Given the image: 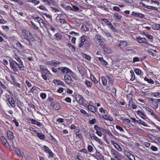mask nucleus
Listing matches in <instances>:
<instances>
[{"label": "nucleus", "instance_id": "f257e3e1", "mask_svg": "<svg viewBox=\"0 0 160 160\" xmlns=\"http://www.w3.org/2000/svg\"><path fill=\"white\" fill-rule=\"evenodd\" d=\"M92 44V40L89 37L84 34L80 38L78 46L80 48H82L86 51Z\"/></svg>", "mask_w": 160, "mask_h": 160}, {"label": "nucleus", "instance_id": "f03ea898", "mask_svg": "<svg viewBox=\"0 0 160 160\" xmlns=\"http://www.w3.org/2000/svg\"><path fill=\"white\" fill-rule=\"evenodd\" d=\"M9 67L10 69L14 72H16L20 71H25L26 67L24 65H22L18 63L12 58H11L9 60Z\"/></svg>", "mask_w": 160, "mask_h": 160}, {"label": "nucleus", "instance_id": "7ed1b4c3", "mask_svg": "<svg viewBox=\"0 0 160 160\" xmlns=\"http://www.w3.org/2000/svg\"><path fill=\"white\" fill-rule=\"evenodd\" d=\"M23 36L25 39H27L28 42L27 43L28 45H32L30 40L34 41L35 40L33 34L30 32L29 30L27 29H23L22 31Z\"/></svg>", "mask_w": 160, "mask_h": 160}, {"label": "nucleus", "instance_id": "20e7f679", "mask_svg": "<svg viewBox=\"0 0 160 160\" xmlns=\"http://www.w3.org/2000/svg\"><path fill=\"white\" fill-rule=\"evenodd\" d=\"M39 68L42 73L41 75L42 78L45 80H47L49 75H51V73L48 69L45 67L44 66L40 65Z\"/></svg>", "mask_w": 160, "mask_h": 160}, {"label": "nucleus", "instance_id": "39448f33", "mask_svg": "<svg viewBox=\"0 0 160 160\" xmlns=\"http://www.w3.org/2000/svg\"><path fill=\"white\" fill-rule=\"evenodd\" d=\"M5 95L6 102L8 105L10 106L13 108H15V102L12 96L7 93Z\"/></svg>", "mask_w": 160, "mask_h": 160}, {"label": "nucleus", "instance_id": "423d86ee", "mask_svg": "<svg viewBox=\"0 0 160 160\" xmlns=\"http://www.w3.org/2000/svg\"><path fill=\"white\" fill-rule=\"evenodd\" d=\"M102 85L103 86H106L107 84V82H108V84L109 86H112L113 82L112 78L109 76H102L101 78Z\"/></svg>", "mask_w": 160, "mask_h": 160}, {"label": "nucleus", "instance_id": "0eeeda50", "mask_svg": "<svg viewBox=\"0 0 160 160\" xmlns=\"http://www.w3.org/2000/svg\"><path fill=\"white\" fill-rule=\"evenodd\" d=\"M60 70V74H68L70 73H72V72L70 69L65 67H59Z\"/></svg>", "mask_w": 160, "mask_h": 160}, {"label": "nucleus", "instance_id": "6e6552de", "mask_svg": "<svg viewBox=\"0 0 160 160\" xmlns=\"http://www.w3.org/2000/svg\"><path fill=\"white\" fill-rule=\"evenodd\" d=\"M65 18V17L64 14H58L56 18V20L59 21L61 24H64L67 23Z\"/></svg>", "mask_w": 160, "mask_h": 160}, {"label": "nucleus", "instance_id": "1a4fd4ad", "mask_svg": "<svg viewBox=\"0 0 160 160\" xmlns=\"http://www.w3.org/2000/svg\"><path fill=\"white\" fill-rule=\"evenodd\" d=\"M94 128L96 131V133L99 137H101L102 136V132H104L106 131V130L102 127H99L97 125L94 126Z\"/></svg>", "mask_w": 160, "mask_h": 160}, {"label": "nucleus", "instance_id": "9d476101", "mask_svg": "<svg viewBox=\"0 0 160 160\" xmlns=\"http://www.w3.org/2000/svg\"><path fill=\"white\" fill-rule=\"evenodd\" d=\"M50 106L53 110H58L61 108L60 104L56 101L51 102Z\"/></svg>", "mask_w": 160, "mask_h": 160}, {"label": "nucleus", "instance_id": "9b49d317", "mask_svg": "<svg viewBox=\"0 0 160 160\" xmlns=\"http://www.w3.org/2000/svg\"><path fill=\"white\" fill-rule=\"evenodd\" d=\"M136 113L140 118L144 120L149 119L144 111L143 110H139L136 111Z\"/></svg>", "mask_w": 160, "mask_h": 160}, {"label": "nucleus", "instance_id": "f8f14e48", "mask_svg": "<svg viewBox=\"0 0 160 160\" xmlns=\"http://www.w3.org/2000/svg\"><path fill=\"white\" fill-rule=\"evenodd\" d=\"M150 100L152 102V107L153 109H156L158 108V103L160 102V99H155L151 98Z\"/></svg>", "mask_w": 160, "mask_h": 160}, {"label": "nucleus", "instance_id": "ddd939ff", "mask_svg": "<svg viewBox=\"0 0 160 160\" xmlns=\"http://www.w3.org/2000/svg\"><path fill=\"white\" fill-rule=\"evenodd\" d=\"M85 107L88 108V110L93 113H95L97 111L98 108L97 107L88 103L87 104Z\"/></svg>", "mask_w": 160, "mask_h": 160}, {"label": "nucleus", "instance_id": "4468645a", "mask_svg": "<svg viewBox=\"0 0 160 160\" xmlns=\"http://www.w3.org/2000/svg\"><path fill=\"white\" fill-rule=\"evenodd\" d=\"M64 80L68 84H70L73 82L71 77L68 74H65L64 76Z\"/></svg>", "mask_w": 160, "mask_h": 160}, {"label": "nucleus", "instance_id": "2eb2a0df", "mask_svg": "<svg viewBox=\"0 0 160 160\" xmlns=\"http://www.w3.org/2000/svg\"><path fill=\"white\" fill-rule=\"evenodd\" d=\"M0 139L5 147L8 149H9L10 147L6 139L3 136H1Z\"/></svg>", "mask_w": 160, "mask_h": 160}, {"label": "nucleus", "instance_id": "dca6fc26", "mask_svg": "<svg viewBox=\"0 0 160 160\" xmlns=\"http://www.w3.org/2000/svg\"><path fill=\"white\" fill-rule=\"evenodd\" d=\"M101 35L96 34L95 36L94 40L95 42L99 45H100L102 43V38Z\"/></svg>", "mask_w": 160, "mask_h": 160}, {"label": "nucleus", "instance_id": "f3484780", "mask_svg": "<svg viewBox=\"0 0 160 160\" xmlns=\"http://www.w3.org/2000/svg\"><path fill=\"white\" fill-rule=\"evenodd\" d=\"M0 86L5 90L8 91L10 94H11L12 93L8 85H5L0 81Z\"/></svg>", "mask_w": 160, "mask_h": 160}, {"label": "nucleus", "instance_id": "a211bd4d", "mask_svg": "<svg viewBox=\"0 0 160 160\" xmlns=\"http://www.w3.org/2000/svg\"><path fill=\"white\" fill-rule=\"evenodd\" d=\"M61 62L58 61L52 60L47 62V64L50 66L56 67L58 65L60 64Z\"/></svg>", "mask_w": 160, "mask_h": 160}, {"label": "nucleus", "instance_id": "6ab92c4d", "mask_svg": "<svg viewBox=\"0 0 160 160\" xmlns=\"http://www.w3.org/2000/svg\"><path fill=\"white\" fill-rule=\"evenodd\" d=\"M136 38L138 41L140 43L146 44L147 45L149 44L150 45H151L148 42L146 38H142L141 37H137Z\"/></svg>", "mask_w": 160, "mask_h": 160}, {"label": "nucleus", "instance_id": "aec40b11", "mask_svg": "<svg viewBox=\"0 0 160 160\" xmlns=\"http://www.w3.org/2000/svg\"><path fill=\"white\" fill-rule=\"evenodd\" d=\"M131 15L133 16L140 18H143L145 17L144 15L139 12L135 11L132 12Z\"/></svg>", "mask_w": 160, "mask_h": 160}, {"label": "nucleus", "instance_id": "412c9836", "mask_svg": "<svg viewBox=\"0 0 160 160\" xmlns=\"http://www.w3.org/2000/svg\"><path fill=\"white\" fill-rule=\"evenodd\" d=\"M28 121L29 123L36 125L38 127L41 126L42 124L41 122L34 119L33 118H30L28 120Z\"/></svg>", "mask_w": 160, "mask_h": 160}, {"label": "nucleus", "instance_id": "4be33fe9", "mask_svg": "<svg viewBox=\"0 0 160 160\" xmlns=\"http://www.w3.org/2000/svg\"><path fill=\"white\" fill-rule=\"evenodd\" d=\"M15 102L17 106L21 111H22V107L24 106L23 103L18 98H16L15 99Z\"/></svg>", "mask_w": 160, "mask_h": 160}, {"label": "nucleus", "instance_id": "5701e85b", "mask_svg": "<svg viewBox=\"0 0 160 160\" xmlns=\"http://www.w3.org/2000/svg\"><path fill=\"white\" fill-rule=\"evenodd\" d=\"M118 46L121 48H123L128 45L127 41L125 40H120L118 44Z\"/></svg>", "mask_w": 160, "mask_h": 160}, {"label": "nucleus", "instance_id": "b1692460", "mask_svg": "<svg viewBox=\"0 0 160 160\" xmlns=\"http://www.w3.org/2000/svg\"><path fill=\"white\" fill-rule=\"evenodd\" d=\"M13 57L16 60L17 62L20 64H21L22 65H24L22 60L19 56L17 55L15 53H14L13 55Z\"/></svg>", "mask_w": 160, "mask_h": 160}, {"label": "nucleus", "instance_id": "393cba45", "mask_svg": "<svg viewBox=\"0 0 160 160\" xmlns=\"http://www.w3.org/2000/svg\"><path fill=\"white\" fill-rule=\"evenodd\" d=\"M100 118L105 120L111 122H112L113 120V118L110 115L108 114H104L102 117H100Z\"/></svg>", "mask_w": 160, "mask_h": 160}, {"label": "nucleus", "instance_id": "a878e982", "mask_svg": "<svg viewBox=\"0 0 160 160\" xmlns=\"http://www.w3.org/2000/svg\"><path fill=\"white\" fill-rule=\"evenodd\" d=\"M53 82L56 85L62 86L64 87L65 86L63 82L60 80L54 79L53 81Z\"/></svg>", "mask_w": 160, "mask_h": 160}, {"label": "nucleus", "instance_id": "bb28decb", "mask_svg": "<svg viewBox=\"0 0 160 160\" xmlns=\"http://www.w3.org/2000/svg\"><path fill=\"white\" fill-rule=\"evenodd\" d=\"M83 97L80 95H78L76 97V101L79 103L80 105H82L83 104Z\"/></svg>", "mask_w": 160, "mask_h": 160}, {"label": "nucleus", "instance_id": "cd10ccee", "mask_svg": "<svg viewBox=\"0 0 160 160\" xmlns=\"http://www.w3.org/2000/svg\"><path fill=\"white\" fill-rule=\"evenodd\" d=\"M91 139L94 140L97 142H98L101 145L103 144L101 140L96 136L94 134H93V135L91 137Z\"/></svg>", "mask_w": 160, "mask_h": 160}, {"label": "nucleus", "instance_id": "c85d7f7f", "mask_svg": "<svg viewBox=\"0 0 160 160\" xmlns=\"http://www.w3.org/2000/svg\"><path fill=\"white\" fill-rule=\"evenodd\" d=\"M7 134L8 138L11 140H13L14 139V136L13 132L10 130H8Z\"/></svg>", "mask_w": 160, "mask_h": 160}, {"label": "nucleus", "instance_id": "c756f323", "mask_svg": "<svg viewBox=\"0 0 160 160\" xmlns=\"http://www.w3.org/2000/svg\"><path fill=\"white\" fill-rule=\"evenodd\" d=\"M48 50L49 53L53 55H55V54L58 52V51L57 50L51 48L48 49Z\"/></svg>", "mask_w": 160, "mask_h": 160}, {"label": "nucleus", "instance_id": "7c9ffc66", "mask_svg": "<svg viewBox=\"0 0 160 160\" xmlns=\"http://www.w3.org/2000/svg\"><path fill=\"white\" fill-rule=\"evenodd\" d=\"M33 18L35 21H37L39 24H40V23L43 22L42 19L37 15L33 16Z\"/></svg>", "mask_w": 160, "mask_h": 160}, {"label": "nucleus", "instance_id": "2f4dec72", "mask_svg": "<svg viewBox=\"0 0 160 160\" xmlns=\"http://www.w3.org/2000/svg\"><path fill=\"white\" fill-rule=\"evenodd\" d=\"M92 81L93 82L94 85L97 87H98V86H101V84L100 82H99V84H98V81L97 79L95 77H93L92 79Z\"/></svg>", "mask_w": 160, "mask_h": 160}, {"label": "nucleus", "instance_id": "473e14b6", "mask_svg": "<svg viewBox=\"0 0 160 160\" xmlns=\"http://www.w3.org/2000/svg\"><path fill=\"white\" fill-rule=\"evenodd\" d=\"M47 29L48 30H51L53 32H54L56 31L55 28L54 26L49 23L47 25Z\"/></svg>", "mask_w": 160, "mask_h": 160}, {"label": "nucleus", "instance_id": "72a5a7b5", "mask_svg": "<svg viewBox=\"0 0 160 160\" xmlns=\"http://www.w3.org/2000/svg\"><path fill=\"white\" fill-rule=\"evenodd\" d=\"M103 155L100 153L99 152L97 151L96 152V158L97 159H103Z\"/></svg>", "mask_w": 160, "mask_h": 160}, {"label": "nucleus", "instance_id": "f704fd0d", "mask_svg": "<svg viewBox=\"0 0 160 160\" xmlns=\"http://www.w3.org/2000/svg\"><path fill=\"white\" fill-rule=\"evenodd\" d=\"M103 50L104 54H108L111 52L110 50L108 48H106V46H103Z\"/></svg>", "mask_w": 160, "mask_h": 160}, {"label": "nucleus", "instance_id": "c9c22d12", "mask_svg": "<svg viewBox=\"0 0 160 160\" xmlns=\"http://www.w3.org/2000/svg\"><path fill=\"white\" fill-rule=\"evenodd\" d=\"M113 18L118 20H121V18L122 16L121 15H119L118 13H116L114 14Z\"/></svg>", "mask_w": 160, "mask_h": 160}, {"label": "nucleus", "instance_id": "e433bc0d", "mask_svg": "<svg viewBox=\"0 0 160 160\" xmlns=\"http://www.w3.org/2000/svg\"><path fill=\"white\" fill-rule=\"evenodd\" d=\"M40 90V88L37 87L36 86L34 85L30 90V92H31L33 93L34 91H38Z\"/></svg>", "mask_w": 160, "mask_h": 160}, {"label": "nucleus", "instance_id": "4c0bfd02", "mask_svg": "<svg viewBox=\"0 0 160 160\" xmlns=\"http://www.w3.org/2000/svg\"><path fill=\"white\" fill-rule=\"evenodd\" d=\"M81 29L82 31L86 32L89 30L88 27L85 24H82L81 26Z\"/></svg>", "mask_w": 160, "mask_h": 160}, {"label": "nucleus", "instance_id": "58836bf2", "mask_svg": "<svg viewBox=\"0 0 160 160\" xmlns=\"http://www.w3.org/2000/svg\"><path fill=\"white\" fill-rule=\"evenodd\" d=\"M36 133L37 134V136L40 139L42 140H44L45 139V137L44 134L41 133H38V132Z\"/></svg>", "mask_w": 160, "mask_h": 160}, {"label": "nucleus", "instance_id": "ea45409f", "mask_svg": "<svg viewBox=\"0 0 160 160\" xmlns=\"http://www.w3.org/2000/svg\"><path fill=\"white\" fill-rule=\"evenodd\" d=\"M107 26L111 29V30H112V32H117V30L114 28V26L110 22L109 24Z\"/></svg>", "mask_w": 160, "mask_h": 160}, {"label": "nucleus", "instance_id": "a19ab883", "mask_svg": "<svg viewBox=\"0 0 160 160\" xmlns=\"http://www.w3.org/2000/svg\"><path fill=\"white\" fill-rule=\"evenodd\" d=\"M71 5L72 7V11H75V12H77L78 11L79 12V11H82V10L80 9H79V8L77 6H76L74 5H73L72 4H71Z\"/></svg>", "mask_w": 160, "mask_h": 160}, {"label": "nucleus", "instance_id": "79ce46f5", "mask_svg": "<svg viewBox=\"0 0 160 160\" xmlns=\"http://www.w3.org/2000/svg\"><path fill=\"white\" fill-rule=\"evenodd\" d=\"M52 71L54 73L57 74H60V70L59 69V68H56L54 67L51 68Z\"/></svg>", "mask_w": 160, "mask_h": 160}, {"label": "nucleus", "instance_id": "37998d69", "mask_svg": "<svg viewBox=\"0 0 160 160\" xmlns=\"http://www.w3.org/2000/svg\"><path fill=\"white\" fill-rule=\"evenodd\" d=\"M144 8H146L148 9H149L151 10H155L156 11H158V8H157L155 7H154L152 6H148V5H146V6Z\"/></svg>", "mask_w": 160, "mask_h": 160}, {"label": "nucleus", "instance_id": "c03bdc74", "mask_svg": "<svg viewBox=\"0 0 160 160\" xmlns=\"http://www.w3.org/2000/svg\"><path fill=\"white\" fill-rule=\"evenodd\" d=\"M144 80L145 81H146L148 83L150 84H154V81L151 79H148L147 77H145L144 78Z\"/></svg>", "mask_w": 160, "mask_h": 160}, {"label": "nucleus", "instance_id": "a18cd8bd", "mask_svg": "<svg viewBox=\"0 0 160 160\" xmlns=\"http://www.w3.org/2000/svg\"><path fill=\"white\" fill-rule=\"evenodd\" d=\"M98 59L103 65H108V62L105 60L103 59L102 57H99Z\"/></svg>", "mask_w": 160, "mask_h": 160}, {"label": "nucleus", "instance_id": "49530a36", "mask_svg": "<svg viewBox=\"0 0 160 160\" xmlns=\"http://www.w3.org/2000/svg\"><path fill=\"white\" fill-rule=\"evenodd\" d=\"M85 84L88 88H91L92 85V82L88 80L85 81Z\"/></svg>", "mask_w": 160, "mask_h": 160}, {"label": "nucleus", "instance_id": "de8ad7c7", "mask_svg": "<svg viewBox=\"0 0 160 160\" xmlns=\"http://www.w3.org/2000/svg\"><path fill=\"white\" fill-rule=\"evenodd\" d=\"M11 83L12 84H13L14 86L16 88H21L22 87L21 84L18 82L17 81H16L14 83H12L11 82Z\"/></svg>", "mask_w": 160, "mask_h": 160}, {"label": "nucleus", "instance_id": "09e8293b", "mask_svg": "<svg viewBox=\"0 0 160 160\" xmlns=\"http://www.w3.org/2000/svg\"><path fill=\"white\" fill-rule=\"evenodd\" d=\"M111 153L112 156H115L116 158H117V152L116 150L112 149L111 150Z\"/></svg>", "mask_w": 160, "mask_h": 160}, {"label": "nucleus", "instance_id": "8fccbe9b", "mask_svg": "<svg viewBox=\"0 0 160 160\" xmlns=\"http://www.w3.org/2000/svg\"><path fill=\"white\" fill-rule=\"evenodd\" d=\"M134 71L135 73L138 75L141 74L142 73V72L141 70L138 68H135L134 69Z\"/></svg>", "mask_w": 160, "mask_h": 160}, {"label": "nucleus", "instance_id": "3c124183", "mask_svg": "<svg viewBox=\"0 0 160 160\" xmlns=\"http://www.w3.org/2000/svg\"><path fill=\"white\" fill-rule=\"evenodd\" d=\"M130 72L131 74V81H134L135 78V77L134 75V73L132 70H131L130 71Z\"/></svg>", "mask_w": 160, "mask_h": 160}, {"label": "nucleus", "instance_id": "603ef678", "mask_svg": "<svg viewBox=\"0 0 160 160\" xmlns=\"http://www.w3.org/2000/svg\"><path fill=\"white\" fill-rule=\"evenodd\" d=\"M101 20L104 23V24L107 26L109 24V23H110V22L106 18H102V19Z\"/></svg>", "mask_w": 160, "mask_h": 160}, {"label": "nucleus", "instance_id": "864d4df0", "mask_svg": "<svg viewBox=\"0 0 160 160\" xmlns=\"http://www.w3.org/2000/svg\"><path fill=\"white\" fill-rule=\"evenodd\" d=\"M16 45L18 47L21 49L22 50L24 49V47L19 42L16 43Z\"/></svg>", "mask_w": 160, "mask_h": 160}, {"label": "nucleus", "instance_id": "5fc2aeb1", "mask_svg": "<svg viewBox=\"0 0 160 160\" xmlns=\"http://www.w3.org/2000/svg\"><path fill=\"white\" fill-rule=\"evenodd\" d=\"M43 148L45 152L46 153H48L51 151V149L45 145H44Z\"/></svg>", "mask_w": 160, "mask_h": 160}, {"label": "nucleus", "instance_id": "6e6d98bb", "mask_svg": "<svg viewBox=\"0 0 160 160\" xmlns=\"http://www.w3.org/2000/svg\"><path fill=\"white\" fill-rule=\"evenodd\" d=\"M22 52L23 54H28L30 52V50L28 49H25V48H24V49H23L22 50Z\"/></svg>", "mask_w": 160, "mask_h": 160}, {"label": "nucleus", "instance_id": "4d7b16f0", "mask_svg": "<svg viewBox=\"0 0 160 160\" xmlns=\"http://www.w3.org/2000/svg\"><path fill=\"white\" fill-rule=\"evenodd\" d=\"M99 7L102 10H104L107 11H108V9L106 7V6L103 4L99 6Z\"/></svg>", "mask_w": 160, "mask_h": 160}, {"label": "nucleus", "instance_id": "13d9d810", "mask_svg": "<svg viewBox=\"0 0 160 160\" xmlns=\"http://www.w3.org/2000/svg\"><path fill=\"white\" fill-rule=\"evenodd\" d=\"M103 33L104 35L106 37L108 38H112V36L110 33L106 32H104Z\"/></svg>", "mask_w": 160, "mask_h": 160}, {"label": "nucleus", "instance_id": "bf43d9fd", "mask_svg": "<svg viewBox=\"0 0 160 160\" xmlns=\"http://www.w3.org/2000/svg\"><path fill=\"white\" fill-rule=\"evenodd\" d=\"M129 120H130L129 119L124 118L122 120V123L124 125H126L128 122H129Z\"/></svg>", "mask_w": 160, "mask_h": 160}, {"label": "nucleus", "instance_id": "052dcab7", "mask_svg": "<svg viewBox=\"0 0 160 160\" xmlns=\"http://www.w3.org/2000/svg\"><path fill=\"white\" fill-rule=\"evenodd\" d=\"M25 83L28 88H30L32 86L31 83L28 80H26L25 81Z\"/></svg>", "mask_w": 160, "mask_h": 160}, {"label": "nucleus", "instance_id": "680f3d73", "mask_svg": "<svg viewBox=\"0 0 160 160\" xmlns=\"http://www.w3.org/2000/svg\"><path fill=\"white\" fill-rule=\"evenodd\" d=\"M116 128L117 129L121 132H124V130L119 125H116Z\"/></svg>", "mask_w": 160, "mask_h": 160}, {"label": "nucleus", "instance_id": "e2e57ef3", "mask_svg": "<svg viewBox=\"0 0 160 160\" xmlns=\"http://www.w3.org/2000/svg\"><path fill=\"white\" fill-rule=\"evenodd\" d=\"M68 47L72 49L71 50L72 52H75V48L74 46L72 45L71 44L68 43Z\"/></svg>", "mask_w": 160, "mask_h": 160}, {"label": "nucleus", "instance_id": "0e129e2a", "mask_svg": "<svg viewBox=\"0 0 160 160\" xmlns=\"http://www.w3.org/2000/svg\"><path fill=\"white\" fill-rule=\"evenodd\" d=\"M10 77L12 79V81L11 82H12V83H14V82L17 81L16 79L12 75L10 74Z\"/></svg>", "mask_w": 160, "mask_h": 160}, {"label": "nucleus", "instance_id": "69168bd1", "mask_svg": "<svg viewBox=\"0 0 160 160\" xmlns=\"http://www.w3.org/2000/svg\"><path fill=\"white\" fill-rule=\"evenodd\" d=\"M140 60V58L138 57H135L133 58L132 62L135 63L136 62H139Z\"/></svg>", "mask_w": 160, "mask_h": 160}, {"label": "nucleus", "instance_id": "338daca9", "mask_svg": "<svg viewBox=\"0 0 160 160\" xmlns=\"http://www.w3.org/2000/svg\"><path fill=\"white\" fill-rule=\"evenodd\" d=\"M28 129L30 131H33L35 133H37V132H38V131L37 130L35 129L33 127H29Z\"/></svg>", "mask_w": 160, "mask_h": 160}, {"label": "nucleus", "instance_id": "774afa93", "mask_svg": "<svg viewBox=\"0 0 160 160\" xmlns=\"http://www.w3.org/2000/svg\"><path fill=\"white\" fill-rule=\"evenodd\" d=\"M40 96L42 99H44L46 98L47 95L45 93L41 92L40 94Z\"/></svg>", "mask_w": 160, "mask_h": 160}]
</instances>
